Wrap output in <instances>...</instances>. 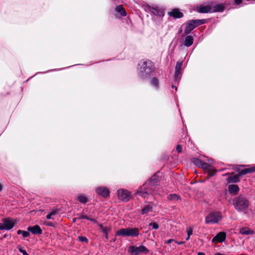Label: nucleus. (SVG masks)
<instances>
[{
	"label": "nucleus",
	"instance_id": "obj_1",
	"mask_svg": "<svg viewBox=\"0 0 255 255\" xmlns=\"http://www.w3.org/2000/svg\"><path fill=\"white\" fill-rule=\"evenodd\" d=\"M157 176L156 175H153L151 178L142 185L135 193L143 198H148L149 195L151 194H158L156 191L157 187Z\"/></svg>",
	"mask_w": 255,
	"mask_h": 255
},
{
	"label": "nucleus",
	"instance_id": "obj_2",
	"mask_svg": "<svg viewBox=\"0 0 255 255\" xmlns=\"http://www.w3.org/2000/svg\"><path fill=\"white\" fill-rule=\"evenodd\" d=\"M139 76L143 80L148 79L154 71V64L149 60L140 61L138 64Z\"/></svg>",
	"mask_w": 255,
	"mask_h": 255
},
{
	"label": "nucleus",
	"instance_id": "obj_3",
	"mask_svg": "<svg viewBox=\"0 0 255 255\" xmlns=\"http://www.w3.org/2000/svg\"><path fill=\"white\" fill-rule=\"evenodd\" d=\"M117 236L136 237L139 235V230L136 228H122L116 233Z\"/></svg>",
	"mask_w": 255,
	"mask_h": 255
},
{
	"label": "nucleus",
	"instance_id": "obj_4",
	"mask_svg": "<svg viewBox=\"0 0 255 255\" xmlns=\"http://www.w3.org/2000/svg\"><path fill=\"white\" fill-rule=\"evenodd\" d=\"M234 205L237 211L241 212L248 208L249 202L246 198L240 196L235 199Z\"/></svg>",
	"mask_w": 255,
	"mask_h": 255
},
{
	"label": "nucleus",
	"instance_id": "obj_5",
	"mask_svg": "<svg viewBox=\"0 0 255 255\" xmlns=\"http://www.w3.org/2000/svg\"><path fill=\"white\" fill-rule=\"evenodd\" d=\"M222 218L221 213L220 212H212L209 214L205 218L207 224H216Z\"/></svg>",
	"mask_w": 255,
	"mask_h": 255
},
{
	"label": "nucleus",
	"instance_id": "obj_6",
	"mask_svg": "<svg viewBox=\"0 0 255 255\" xmlns=\"http://www.w3.org/2000/svg\"><path fill=\"white\" fill-rule=\"evenodd\" d=\"M128 252L131 255H139L141 253L147 254L148 253V250L143 246L138 247L130 246Z\"/></svg>",
	"mask_w": 255,
	"mask_h": 255
},
{
	"label": "nucleus",
	"instance_id": "obj_7",
	"mask_svg": "<svg viewBox=\"0 0 255 255\" xmlns=\"http://www.w3.org/2000/svg\"><path fill=\"white\" fill-rule=\"evenodd\" d=\"M117 195L119 199L124 202L128 201L132 197L131 193L125 189H119L117 191Z\"/></svg>",
	"mask_w": 255,
	"mask_h": 255
},
{
	"label": "nucleus",
	"instance_id": "obj_8",
	"mask_svg": "<svg viewBox=\"0 0 255 255\" xmlns=\"http://www.w3.org/2000/svg\"><path fill=\"white\" fill-rule=\"evenodd\" d=\"M208 161L211 162V164L203 162L200 168L204 170H208L209 172L210 176H212L215 174L216 170L213 169L211 166V164L213 163V160L209 159Z\"/></svg>",
	"mask_w": 255,
	"mask_h": 255
},
{
	"label": "nucleus",
	"instance_id": "obj_9",
	"mask_svg": "<svg viewBox=\"0 0 255 255\" xmlns=\"http://www.w3.org/2000/svg\"><path fill=\"white\" fill-rule=\"evenodd\" d=\"M197 22V21H195V19H193L189 20L187 22L184 30V33L185 34L190 33L192 30L198 26L196 23Z\"/></svg>",
	"mask_w": 255,
	"mask_h": 255
},
{
	"label": "nucleus",
	"instance_id": "obj_10",
	"mask_svg": "<svg viewBox=\"0 0 255 255\" xmlns=\"http://www.w3.org/2000/svg\"><path fill=\"white\" fill-rule=\"evenodd\" d=\"M97 194L102 197L107 198L110 196V191L106 187H99L95 188Z\"/></svg>",
	"mask_w": 255,
	"mask_h": 255
},
{
	"label": "nucleus",
	"instance_id": "obj_11",
	"mask_svg": "<svg viewBox=\"0 0 255 255\" xmlns=\"http://www.w3.org/2000/svg\"><path fill=\"white\" fill-rule=\"evenodd\" d=\"M197 11L200 13L213 12L212 5L210 2L206 5H200L197 7Z\"/></svg>",
	"mask_w": 255,
	"mask_h": 255
},
{
	"label": "nucleus",
	"instance_id": "obj_12",
	"mask_svg": "<svg viewBox=\"0 0 255 255\" xmlns=\"http://www.w3.org/2000/svg\"><path fill=\"white\" fill-rule=\"evenodd\" d=\"M226 238V234L225 232H221L213 238L212 242L214 243H222L225 240Z\"/></svg>",
	"mask_w": 255,
	"mask_h": 255
},
{
	"label": "nucleus",
	"instance_id": "obj_13",
	"mask_svg": "<svg viewBox=\"0 0 255 255\" xmlns=\"http://www.w3.org/2000/svg\"><path fill=\"white\" fill-rule=\"evenodd\" d=\"M3 223L5 230H9L11 229L16 224V221L15 220L6 219L3 221Z\"/></svg>",
	"mask_w": 255,
	"mask_h": 255
},
{
	"label": "nucleus",
	"instance_id": "obj_14",
	"mask_svg": "<svg viewBox=\"0 0 255 255\" xmlns=\"http://www.w3.org/2000/svg\"><path fill=\"white\" fill-rule=\"evenodd\" d=\"M148 9L150 12L154 15L162 17L164 15V12L161 9L157 7L148 6Z\"/></svg>",
	"mask_w": 255,
	"mask_h": 255
},
{
	"label": "nucleus",
	"instance_id": "obj_15",
	"mask_svg": "<svg viewBox=\"0 0 255 255\" xmlns=\"http://www.w3.org/2000/svg\"><path fill=\"white\" fill-rule=\"evenodd\" d=\"M236 166L237 167L235 168V169L239 171V175H241V176L247 174L248 173H252L255 171V166L250 168H245L241 170H239L238 167L243 166V165H237Z\"/></svg>",
	"mask_w": 255,
	"mask_h": 255
},
{
	"label": "nucleus",
	"instance_id": "obj_16",
	"mask_svg": "<svg viewBox=\"0 0 255 255\" xmlns=\"http://www.w3.org/2000/svg\"><path fill=\"white\" fill-rule=\"evenodd\" d=\"M168 15L170 16L176 18H179L183 17V13L180 12L178 9H174L171 11L168 12Z\"/></svg>",
	"mask_w": 255,
	"mask_h": 255
},
{
	"label": "nucleus",
	"instance_id": "obj_17",
	"mask_svg": "<svg viewBox=\"0 0 255 255\" xmlns=\"http://www.w3.org/2000/svg\"><path fill=\"white\" fill-rule=\"evenodd\" d=\"M153 204L150 203L148 204L144 205L143 208L141 210V213L142 215L147 214L149 212H152Z\"/></svg>",
	"mask_w": 255,
	"mask_h": 255
},
{
	"label": "nucleus",
	"instance_id": "obj_18",
	"mask_svg": "<svg viewBox=\"0 0 255 255\" xmlns=\"http://www.w3.org/2000/svg\"><path fill=\"white\" fill-rule=\"evenodd\" d=\"M151 86L156 90L159 88V82L156 77H153L150 81Z\"/></svg>",
	"mask_w": 255,
	"mask_h": 255
},
{
	"label": "nucleus",
	"instance_id": "obj_19",
	"mask_svg": "<svg viewBox=\"0 0 255 255\" xmlns=\"http://www.w3.org/2000/svg\"><path fill=\"white\" fill-rule=\"evenodd\" d=\"M225 8L223 4H218L214 6H212V10L214 12H222Z\"/></svg>",
	"mask_w": 255,
	"mask_h": 255
},
{
	"label": "nucleus",
	"instance_id": "obj_20",
	"mask_svg": "<svg viewBox=\"0 0 255 255\" xmlns=\"http://www.w3.org/2000/svg\"><path fill=\"white\" fill-rule=\"evenodd\" d=\"M241 176V175H239V173H238V174L235 175L233 176H230L227 179V181L228 183H237L239 182V177Z\"/></svg>",
	"mask_w": 255,
	"mask_h": 255
},
{
	"label": "nucleus",
	"instance_id": "obj_21",
	"mask_svg": "<svg viewBox=\"0 0 255 255\" xmlns=\"http://www.w3.org/2000/svg\"><path fill=\"white\" fill-rule=\"evenodd\" d=\"M193 37L191 35L187 36L184 40V45L187 47H189L193 44Z\"/></svg>",
	"mask_w": 255,
	"mask_h": 255
},
{
	"label": "nucleus",
	"instance_id": "obj_22",
	"mask_svg": "<svg viewBox=\"0 0 255 255\" xmlns=\"http://www.w3.org/2000/svg\"><path fill=\"white\" fill-rule=\"evenodd\" d=\"M228 190L230 193L236 194L239 191V188L237 185L232 184L228 186Z\"/></svg>",
	"mask_w": 255,
	"mask_h": 255
},
{
	"label": "nucleus",
	"instance_id": "obj_23",
	"mask_svg": "<svg viewBox=\"0 0 255 255\" xmlns=\"http://www.w3.org/2000/svg\"><path fill=\"white\" fill-rule=\"evenodd\" d=\"M240 233L244 235H253L254 232L248 228H242L240 229Z\"/></svg>",
	"mask_w": 255,
	"mask_h": 255
},
{
	"label": "nucleus",
	"instance_id": "obj_24",
	"mask_svg": "<svg viewBox=\"0 0 255 255\" xmlns=\"http://www.w3.org/2000/svg\"><path fill=\"white\" fill-rule=\"evenodd\" d=\"M115 10L118 13H120L121 15L125 16L127 15L125 9L121 6L118 5L115 8Z\"/></svg>",
	"mask_w": 255,
	"mask_h": 255
},
{
	"label": "nucleus",
	"instance_id": "obj_25",
	"mask_svg": "<svg viewBox=\"0 0 255 255\" xmlns=\"http://www.w3.org/2000/svg\"><path fill=\"white\" fill-rule=\"evenodd\" d=\"M167 199L170 201H178L180 200V196L176 194H169L167 197Z\"/></svg>",
	"mask_w": 255,
	"mask_h": 255
},
{
	"label": "nucleus",
	"instance_id": "obj_26",
	"mask_svg": "<svg viewBox=\"0 0 255 255\" xmlns=\"http://www.w3.org/2000/svg\"><path fill=\"white\" fill-rule=\"evenodd\" d=\"M192 161L194 164L200 168L201 166L202 163L203 162L201 160L198 158H193L192 159Z\"/></svg>",
	"mask_w": 255,
	"mask_h": 255
},
{
	"label": "nucleus",
	"instance_id": "obj_27",
	"mask_svg": "<svg viewBox=\"0 0 255 255\" xmlns=\"http://www.w3.org/2000/svg\"><path fill=\"white\" fill-rule=\"evenodd\" d=\"M42 233V230L38 225L33 226V234L39 235Z\"/></svg>",
	"mask_w": 255,
	"mask_h": 255
},
{
	"label": "nucleus",
	"instance_id": "obj_28",
	"mask_svg": "<svg viewBox=\"0 0 255 255\" xmlns=\"http://www.w3.org/2000/svg\"><path fill=\"white\" fill-rule=\"evenodd\" d=\"M181 72L180 71H175L174 76V80L175 82H178L181 78Z\"/></svg>",
	"mask_w": 255,
	"mask_h": 255
},
{
	"label": "nucleus",
	"instance_id": "obj_29",
	"mask_svg": "<svg viewBox=\"0 0 255 255\" xmlns=\"http://www.w3.org/2000/svg\"><path fill=\"white\" fill-rule=\"evenodd\" d=\"M78 200L82 203H86L88 201L87 197L83 195H79L78 197Z\"/></svg>",
	"mask_w": 255,
	"mask_h": 255
},
{
	"label": "nucleus",
	"instance_id": "obj_30",
	"mask_svg": "<svg viewBox=\"0 0 255 255\" xmlns=\"http://www.w3.org/2000/svg\"><path fill=\"white\" fill-rule=\"evenodd\" d=\"M58 211L57 210H52L48 215L46 216V218L47 219H52V216L55 215L58 213Z\"/></svg>",
	"mask_w": 255,
	"mask_h": 255
},
{
	"label": "nucleus",
	"instance_id": "obj_31",
	"mask_svg": "<svg viewBox=\"0 0 255 255\" xmlns=\"http://www.w3.org/2000/svg\"><path fill=\"white\" fill-rule=\"evenodd\" d=\"M183 65V62L182 61H178L175 66V71H181V67Z\"/></svg>",
	"mask_w": 255,
	"mask_h": 255
},
{
	"label": "nucleus",
	"instance_id": "obj_32",
	"mask_svg": "<svg viewBox=\"0 0 255 255\" xmlns=\"http://www.w3.org/2000/svg\"><path fill=\"white\" fill-rule=\"evenodd\" d=\"M80 219H87L88 220H89V221H91L92 222H93V223H97V221L94 219H93V218H89L88 217V216H86V215H81L80 217Z\"/></svg>",
	"mask_w": 255,
	"mask_h": 255
},
{
	"label": "nucleus",
	"instance_id": "obj_33",
	"mask_svg": "<svg viewBox=\"0 0 255 255\" xmlns=\"http://www.w3.org/2000/svg\"><path fill=\"white\" fill-rule=\"evenodd\" d=\"M17 249L18 251L22 254L23 255H28L26 251L23 250L20 245H18L17 246Z\"/></svg>",
	"mask_w": 255,
	"mask_h": 255
},
{
	"label": "nucleus",
	"instance_id": "obj_34",
	"mask_svg": "<svg viewBox=\"0 0 255 255\" xmlns=\"http://www.w3.org/2000/svg\"><path fill=\"white\" fill-rule=\"evenodd\" d=\"M193 229V227H189L187 228L186 231H187V235L189 236H191V235H192Z\"/></svg>",
	"mask_w": 255,
	"mask_h": 255
},
{
	"label": "nucleus",
	"instance_id": "obj_35",
	"mask_svg": "<svg viewBox=\"0 0 255 255\" xmlns=\"http://www.w3.org/2000/svg\"><path fill=\"white\" fill-rule=\"evenodd\" d=\"M195 21H197L196 22L197 23V26H199L200 25L203 24L205 22V19H195Z\"/></svg>",
	"mask_w": 255,
	"mask_h": 255
},
{
	"label": "nucleus",
	"instance_id": "obj_36",
	"mask_svg": "<svg viewBox=\"0 0 255 255\" xmlns=\"http://www.w3.org/2000/svg\"><path fill=\"white\" fill-rule=\"evenodd\" d=\"M149 226H152V229H158L159 228L158 225L157 224L155 223H150L149 224Z\"/></svg>",
	"mask_w": 255,
	"mask_h": 255
},
{
	"label": "nucleus",
	"instance_id": "obj_37",
	"mask_svg": "<svg viewBox=\"0 0 255 255\" xmlns=\"http://www.w3.org/2000/svg\"><path fill=\"white\" fill-rule=\"evenodd\" d=\"M79 240L81 242H85L87 243L88 241V239L86 237H83V236H79Z\"/></svg>",
	"mask_w": 255,
	"mask_h": 255
},
{
	"label": "nucleus",
	"instance_id": "obj_38",
	"mask_svg": "<svg viewBox=\"0 0 255 255\" xmlns=\"http://www.w3.org/2000/svg\"><path fill=\"white\" fill-rule=\"evenodd\" d=\"M22 235L23 238H26V237H27L28 236H29V233L27 231H23L22 233Z\"/></svg>",
	"mask_w": 255,
	"mask_h": 255
},
{
	"label": "nucleus",
	"instance_id": "obj_39",
	"mask_svg": "<svg viewBox=\"0 0 255 255\" xmlns=\"http://www.w3.org/2000/svg\"><path fill=\"white\" fill-rule=\"evenodd\" d=\"M109 231H110V229L106 227V228L103 229V230L102 231L103 232L104 234H105V235H107L108 234V232H109Z\"/></svg>",
	"mask_w": 255,
	"mask_h": 255
},
{
	"label": "nucleus",
	"instance_id": "obj_40",
	"mask_svg": "<svg viewBox=\"0 0 255 255\" xmlns=\"http://www.w3.org/2000/svg\"><path fill=\"white\" fill-rule=\"evenodd\" d=\"M182 148L180 145H177L176 147V150L178 152H181Z\"/></svg>",
	"mask_w": 255,
	"mask_h": 255
},
{
	"label": "nucleus",
	"instance_id": "obj_41",
	"mask_svg": "<svg viewBox=\"0 0 255 255\" xmlns=\"http://www.w3.org/2000/svg\"><path fill=\"white\" fill-rule=\"evenodd\" d=\"M96 224H97V225L100 227L101 231H103V229L106 228V227H104L102 224L99 223L98 222Z\"/></svg>",
	"mask_w": 255,
	"mask_h": 255
},
{
	"label": "nucleus",
	"instance_id": "obj_42",
	"mask_svg": "<svg viewBox=\"0 0 255 255\" xmlns=\"http://www.w3.org/2000/svg\"><path fill=\"white\" fill-rule=\"evenodd\" d=\"M5 230L3 223H0V230Z\"/></svg>",
	"mask_w": 255,
	"mask_h": 255
},
{
	"label": "nucleus",
	"instance_id": "obj_43",
	"mask_svg": "<svg viewBox=\"0 0 255 255\" xmlns=\"http://www.w3.org/2000/svg\"><path fill=\"white\" fill-rule=\"evenodd\" d=\"M173 241H174V240L169 239V240H167V241H166L165 243H166V244H170Z\"/></svg>",
	"mask_w": 255,
	"mask_h": 255
},
{
	"label": "nucleus",
	"instance_id": "obj_44",
	"mask_svg": "<svg viewBox=\"0 0 255 255\" xmlns=\"http://www.w3.org/2000/svg\"><path fill=\"white\" fill-rule=\"evenodd\" d=\"M235 1L237 4H239L242 2V0H235Z\"/></svg>",
	"mask_w": 255,
	"mask_h": 255
},
{
	"label": "nucleus",
	"instance_id": "obj_45",
	"mask_svg": "<svg viewBox=\"0 0 255 255\" xmlns=\"http://www.w3.org/2000/svg\"><path fill=\"white\" fill-rule=\"evenodd\" d=\"M174 242L178 245H182V244H184V243H185L184 242H177V241H174Z\"/></svg>",
	"mask_w": 255,
	"mask_h": 255
},
{
	"label": "nucleus",
	"instance_id": "obj_46",
	"mask_svg": "<svg viewBox=\"0 0 255 255\" xmlns=\"http://www.w3.org/2000/svg\"><path fill=\"white\" fill-rule=\"evenodd\" d=\"M23 231H22V230H19L17 231V234L18 235H20V234H22V232H23Z\"/></svg>",
	"mask_w": 255,
	"mask_h": 255
},
{
	"label": "nucleus",
	"instance_id": "obj_47",
	"mask_svg": "<svg viewBox=\"0 0 255 255\" xmlns=\"http://www.w3.org/2000/svg\"><path fill=\"white\" fill-rule=\"evenodd\" d=\"M27 229H28V231L32 232V227H31V226L28 227Z\"/></svg>",
	"mask_w": 255,
	"mask_h": 255
},
{
	"label": "nucleus",
	"instance_id": "obj_48",
	"mask_svg": "<svg viewBox=\"0 0 255 255\" xmlns=\"http://www.w3.org/2000/svg\"><path fill=\"white\" fill-rule=\"evenodd\" d=\"M46 224L49 226H51L52 227L53 225H52V224L50 223V222H48L47 223H46Z\"/></svg>",
	"mask_w": 255,
	"mask_h": 255
},
{
	"label": "nucleus",
	"instance_id": "obj_49",
	"mask_svg": "<svg viewBox=\"0 0 255 255\" xmlns=\"http://www.w3.org/2000/svg\"><path fill=\"white\" fill-rule=\"evenodd\" d=\"M198 255H205V254L203 252H199Z\"/></svg>",
	"mask_w": 255,
	"mask_h": 255
},
{
	"label": "nucleus",
	"instance_id": "obj_50",
	"mask_svg": "<svg viewBox=\"0 0 255 255\" xmlns=\"http://www.w3.org/2000/svg\"><path fill=\"white\" fill-rule=\"evenodd\" d=\"M2 189V186L1 184H0V192L1 191Z\"/></svg>",
	"mask_w": 255,
	"mask_h": 255
},
{
	"label": "nucleus",
	"instance_id": "obj_51",
	"mask_svg": "<svg viewBox=\"0 0 255 255\" xmlns=\"http://www.w3.org/2000/svg\"><path fill=\"white\" fill-rule=\"evenodd\" d=\"M172 88H175V91L177 90V87L176 86H174L173 85H172Z\"/></svg>",
	"mask_w": 255,
	"mask_h": 255
},
{
	"label": "nucleus",
	"instance_id": "obj_52",
	"mask_svg": "<svg viewBox=\"0 0 255 255\" xmlns=\"http://www.w3.org/2000/svg\"><path fill=\"white\" fill-rule=\"evenodd\" d=\"M190 236H189L188 235L187 237L186 238V240H187V241L188 240L190 239Z\"/></svg>",
	"mask_w": 255,
	"mask_h": 255
},
{
	"label": "nucleus",
	"instance_id": "obj_53",
	"mask_svg": "<svg viewBox=\"0 0 255 255\" xmlns=\"http://www.w3.org/2000/svg\"><path fill=\"white\" fill-rule=\"evenodd\" d=\"M105 237L106 239H108V234L107 235H105Z\"/></svg>",
	"mask_w": 255,
	"mask_h": 255
},
{
	"label": "nucleus",
	"instance_id": "obj_54",
	"mask_svg": "<svg viewBox=\"0 0 255 255\" xmlns=\"http://www.w3.org/2000/svg\"><path fill=\"white\" fill-rule=\"evenodd\" d=\"M215 255H223L220 253H217V254H216Z\"/></svg>",
	"mask_w": 255,
	"mask_h": 255
}]
</instances>
